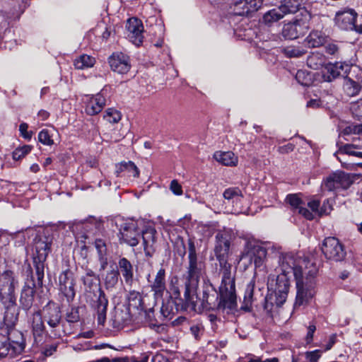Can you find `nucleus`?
<instances>
[{
  "mask_svg": "<svg viewBox=\"0 0 362 362\" xmlns=\"http://www.w3.org/2000/svg\"><path fill=\"white\" fill-rule=\"evenodd\" d=\"M275 272L277 277L274 293L277 306H281L286 300L291 274L295 277L297 288L294 308L307 305L313 298L315 295L314 279L317 273L314 263L291 253L280 254L279 266Z\"/></svg>",
  "mask_w": 362,
  "mask_h": 362,
  "instance_id": "1",
  "label": "nucleus"
},
{
  "mask_svg": "<svg viewBox=\"0 0 362 362\" xmlns=\"http://www.w3.org/2000/svg\"><path fill=\"white\" fill-rule=\"evenodd\" d=\"M52 243V238L47 236H36L34 239L35 252L33 255V260L37 282H35L34 276H32L30 284L25 283L22 288L20 305L25 310H30L33 305L35 288H42L43 286L45 262L51 251Z\"/></svg>",
  "mask_w": 362,
  "mask_h": 362,
  "instance_id": "2",
  "label": "nucleus"
},
{
  "mask_svg": "<svg viewBox=\"0 0 362 362\" xmlns=\"http://www.w3.org/2000/svg\"><path fill=\"white\" fill-rule=\"evenodd\" d=\"M201 305L203 309L218 314H233L237 310V300L228 297L218 288L216 289L209 279H204Z\"/></svg>",
  "mask_w": 362,
  "mask_h": 362,
  "instance_id": "3",
  "label": "nucleus"
},
{
  "mask_svg": "<svg viewBox=\"0 0 362 362\" xmlns=\"http://www.w3.org/2000/svg\"><path fill=\"white\" fill-rule=\"evenodd\" d=\"M81 280L85 286L86 296L89 297L88 294L93 293L96 297V299L93 300L91 305L97 313L98 325H104L106 320L108 300L105 292L100 287V279L92 269H86V274L82 276Z\"/></svg>",
  "mask_w": 362,
  "mask_h": 362,
  "instance_id": "4",
  "label": "nucleus"
},
{
  "mask_svg": "<svg viewBox=\"0 0 362 362\" xmlns=\"http://www.w3.org/2000/svg\"><path fill=\"white\" fill-rule=\"evenodd\" d=\"M188 245V264L185 274V279L191 282L192 285H198L199 279L206 274L205 258L197 253L194 242L189 239Z\"/></svg>",
  "mask_w": 362,
  "mask_h": 362,
  "instance_id": "5",
  "label": "nucleus"
},
{
  "mask_svg": "<svg viewBox=\"0 0 362 362\" xmlns=\"http://www.w3.org/2000/svg\"><path fill=\"white\" fill-rule=\"evenodd\" d=\"M40 311L51 334L55 337H59L61 335L59 331L63 327L62 315L59 306L53 301H49Z\"/></svg>",
  "mask_w": 362,
  "mask_h": 362,
  "instance_id": "6",
  "label": "nucleus"
},
{
  "mask_svg": "<svg viewBox=\"0 0 362 362\" xmlns=\"http://www.w3.org/2000/svg\"><path fill=\"white\" fill-rule=\"evenodd\" d=\"M352 183L353 180L349 174L343 171H337L322 180L320 189L322 194L325 192H336L341 189L349 188Z\"/></svg>",
  "mask_w": 362,
  "mask_h": 362,
  "instance_id": "7",
  "label": "nucleus"
},
{
  "mask_svg": "<svg viewBox=\"0 0 362 362\" xmlns=\"http://www.w3.org/2000/svg\"><path fill=\"white\" fill-rule=\"evenodd\" d=\"M198 285H192L189 281H185V290L184 293V298H180V291L176 289L174 291L175 303L176 310H196L197 296L196 291Z\"/></svg>",
  "mask_w": 362,
  "mask_h": 362,
  "instance_id": "8",
  "label": "nucleus"
},
{
  "mask_svg": "<svg viewBox=\"0 0 362 362\" xmlns=\"http://www.w3.org/2000/svg\"><path fill=\"white\" fill-rule=\"evenodd\" d=\"M357 17L358 14L354 9L346 8L336 13L334 23L342 30H356L362 33V25H356Z\"/></svg>",
  "mask_w": 362,
  "mask_h": 362,
  "instance_id": "9",
  "label": "nucleus"
},
{
  "mask_svg": "<svg viewBox=\"0 0 362 362\" xmlns=\"http://www.w3.org/2000/svg\"><path fill=\"white\" fill-rule=\"evenodd\" d=\"M322 252L327 259L339 262L346 255L344 245L334 237L326 238L322 243Z\"/></svg>",
  "mask_w": 362,
  "mask_h": 362,
  "instance_id": "10",
  "label": "nucleus"
},
{
  "mask_svg": "<svg viewBox=\"0 0 362 362\" xmlns=\"http://www.w3.org/2000/svg\"><path fill=\"white\" fill-rule=\"evenodd\" d=\"M18 284L15 274L11 270H6L0 274V300L16 299L15 296V287Z\"/></svg>",
  "mask_w": 362,
  "mask_h": 362,
  "instance_id": "11",
  "label": "nucleus"
},
{
  "mask_svg": "<svg viewBox=\"0 0 362 362\" xmlns=\"http://www.w3.org/2000/svg\"><path fill=\"white\" fill-rule=\"evenodd\" d=\"M141 231L136 223H123L119 228V240L121 244L125 243L131 247L136 246L139 243Z\"/></svg>",
  "mask_w": 362,
  "mask_h": 362,
  "instance_id": "12",
  "label": "nucleus"
},
{
  "mask_svg": "<svg viewBox=\"0 0 362 362\" xmlns=\"http://www.w3.org/2000/svg\"><path fill=\"white\" fill-rule=\"evenodd\" d=\"M214 254L219 264L228 263L230 255V236L227 232L219 231L216 233Z\"/></svg>",
  "mask_w": 362,
  "mask_h": 362,
  "instance_id": "13",
  "label": "nucleus"
},
{
  "mask_svg": "<svg viewBox=\"0 0 362 362\" xmlns=\"http://www.w3.org/2000/svg\"><path fill=\"white\" fill-rule=\"evenodd\" d=\"M76 281L74 273L67 269L59 276V290L65 296L68 303L74 300L76 296Z\"/></svg>",
  "mask_w": 362,
  "mask_h": 362,
  "instance_id": "14",
  "label": "nucleus"
},
{
  "mask_svg": "<svg viewBox=\"0 0 362 362\" xmlns=\"http://www.w3.org/2000/svg\"><path fill=\"white\" fill-rule=\"evenodd\" d=\"M219 265L223 273L221 284L219 288L225 293V295H227L234 300H237L235 278L231 276V264L228 263Z\"/></svg>",
  "mask_w": 362,
  "mask_h": 362,
  "instance_id": "15",
  "label": "nucleus"
},
{
  "mask_svg": "<svg viewBox=\"0 0 362 362\" xmlns=\"http://www.w3.org/2000/svg\"><path fill=\"white\" fill-rule=\"evenodd\" d=\"M308 30V23L303 20L298 19L292 23L284 25L282 30L284 37L289 40L296 39L300 35H305Z\"/></svg>",
  "mask_w": 362,
  "mask_h": 362,
  "instance_id": "16",
  "label": "nucleus"
},
{
  "mask_svg": "<svg viewBox=\"0 0 362 362\" xmlns=\"http://www.w3.org/2000/svg\"><path fill=\"white\" fill-rule=\"evenodd\" d=\"M5 307L4 322L7 329L14 328L18 321L19 308L16 305V299L1 302Z\"/></svg>",
  "mask_w": 362,
  "mask_h": 362,
  "instance_id": "17",
  "label": "nucleus"
},
{
  "mask_svg": "<svg viewBox=\"0 0 362 362\" xmlns=\"http://www.w3.org/2000/svg\"><path fill=\"white\" fill-rule=\"evenodd\" d=\"M127 29L129 32L128 37L136 46L143 42L144 26L142 22L136 18H131L127 21Z\"/></svg>",
  "mask_w": 362,
  "mask_h": 362,
  "instance_id": "18",
  "label": "nucleus"
},
{
  "mask_svg": "<svg viewBox=\"0 0 362 362\" xmlns=\"http://www.w3.org/2000/svg\"><path fill=\"white\" fill-rule=\"evenodd\" d=\"M156 230L153 228H148L141 231L145 255L152 257L156 251Z\"/></svg>",
  "mask_w": 362,
  "mask_h": 362,
  "instance_id": "19",
  "label": "nucleus"
},
{
  "mask_svg": "<svg viewBox=\"0 0 362 362\" xmlns=\"http://www.w3.org/2000/svg\"><path fill=\"white\" fill-rule=\"evenodd\" d=\"M299 6V0H284L278 8H273V21L280 20L287 13H295Z\"/></svg>",
  "mask_w": 362,
  "mask_h": 362,
  "instance_id": "20",
  "label": "nucleus"
},
{
  "mask_svg": "<svg viewBox=\"0 0 362 362\" xmlns=\"http://www.w3.org/2000/svg\"><path fill=\"white\" fill-rule=\"evenodd\" d=\"M109 64L112 71L121 74L127 73L130 69L129 57L122 53L112 54L109 58Z\"/></svg>",
  "mask_w": 362,
  "mask_h": 362,
  "instance_id": "21",
  "label": "nucleus"
},
{
  "mask_svg": "<svg viewBox=\"0 0 362 362\" xmlns=\"http://www.w3.org/2000/svg\"><path fill=\"white\" fill-rule=\"evenodd\" d=\"M8 337L7 339L8 341L11 344L12 354H21L25 346V339L23 338V334L18 330L15 329L14 328L8 329L7 332Z\"/></svg>",
  "mask_w": 362,
  "mask_h": 362,
  "instance_id": "22",
  "label": "nucleus"
},
{
  "mask_svg": "<svg viewBox=\"0 0 362 362\" xmlns=\"http://www.w3.org/2000/svg\"><path fill=\"white\" fill-rule=\"evenodd\" d=\"M45 320L40 310L34 312L30 318L31 328L33 337L36 340L37 337H42L45 331Z\"/></svg>",
  "mask_w": 362,
  "mask_h": 362,
  "instance_id": "23",
  "label": "nucleus"
},
{
  "mask_svg": "<svg viewBox=\"0 0 362 362\" xmlns=\"http://www.w3.org/2000/svg\"><path fill=\"white\" fill-rule=\"evenodd\" d=\"M325 69L329 75L327 76H324V79L327 81H332L342 73L346 74L349 69V65L345 62H336L328 64Z\"/></svg>",
  "mask_w": 362,
  "mask_h": 362,
  "instance_id": "24",
  "label": "nucleus"
},
{
  "mask_svg": "<svg viewBox=\"0 0 362 362\" xmlns=\"http://www.w3.org/2000/svg\"><path fill=\"white\" fill-rule=\"evenodd\" d=\"M119 272L127 284H132L134 280V267L132 264L126 257H122L118 261Z\"/></svg>",
  "mask_w": 362,
  "mask_h": 362,
  "instance_id": "25",
  "label": "nucleus"
},
{
  "mask_svg": "<svg viewBox=\"0 0 362 362\" xmlns=\"http://www.w3.org/2000/svg\"><path fill=\"white\" fill-rule=\"evenodd\" d=\"M105 105V99L101 94L91 98L86 105V112L89 115H95L100 112Z\"/></svg>",
  "mask_w": 362,
  "mask_h": 362,
  "instance_id": "26",
  "label": "nucleus"
},
{
  "mask_svg": "<svg viewBox=\"0 0 362 362\" xmlns=\"http://www.w3.org/2000/svg\"><path fill=\"white\" fill-rule=\"evenodd\" d=\"M165 270L160 269L157 272L155 279L151 284V290L154 292L156 297H161L165 290Z\"/></svg>",
  "mask_w": 362,
  "mask_h": 362,
  "instance_id": "27",
  "label": "nucleus"
},
{
  "mask_svg": "<svg viewBox=\"0 0 362 362\" xmlns=\"http://www.w3.org/2000/svg\"><path fill=\"white\" fill-rule=\"evenodd\" d=\"M361 88L362 86L358 81H354L347 76L344 77L343 81V90L346 95L349 97L357 95L360 93Z\"/></svg>",
  "mask_w": 362,
  "mask_h": 362,
  "instance_id": "28",
  "label": "nucleus"
},
{
  "mask_svg": "<svg viewBox=\"0 0 362 362\" xmlns=\"http://www.w3.org/2000/svg\"><path fill=\"white\" fill-rule=\"evenodd\" d=\"M78 223L88 233L96 234L97 232H101L103 230V221L93 217L81 221Z\"/></svg>",
  "mask_w": 362,
  "mask_h": 362,
  "instance_id": "29",
  "label": "nucleus"
},
{
  "mask_svg": "<svg viewBox=\"0 0 362 362\" xmlns=\"http://www.w3.org/2000/svg\"><path fill=\"white\" fill-rule=\"evenodd\" d=\"M251 259H254L255 267H260L267 256V250L260 245H253L247 254Z\"/></svg>",
  "mask_w": 362,
  "mask_h": 362,
  "instance_id": "30",
  "label": "nucleus"
},
{
  "mask_svg": "<svg viewBox=\"0 0 362 362\" xmlns=\"http://www.w3.org/2000/svg\"><path fill=\"white\" fill-rule=\"evenodd\" d=\"M325 62V56L319 52H312L307 58L308 66L314 70L322 68Z\"/></svg>",
  "mask_w": 362,
  "mask_h": 362,
  "instance_id": "31",
  "label": "nucleus"
},
{
  "mask_svg": "<svg viewBox=\"0 0 362 362\" xmlns=\"http://www.w3.org/2000/svg\"><path fill=\"white\" fill-rule=\"evenodd\" d=\"M214 158L224 165H235L238 162V158L232 151H217Z\"/></svg>",
  "mask_w": 362,
  "mask_h": 362,
  "instance_id": "32",
  "label": "nucleus"
},
{
  "mask_svg": "<svg viewBox=\"0 0 362 362\" xmlns=\"http://www.w3.org/2000/svg\"><path fill=\"white\" fill-rule=\"evenodd\" d=\"M307 44L311 47H318L326 43V37L319 31H313L306 38Z\"/></svg>",
  "mask_w": 362,
  "mask_h": 362,
  "instance_id": "33",
  "label": "nucleus"
},
{
  "mask_svg": "<svg viewBox=\"0 0 362 362\" xmlns=\"http://www.w3.org/2000/svg\"><path fill=\"white\" fill-rule=\"evenodd\" d=\"M254 288L255 284L253 282L251 281L247 284L241 310L245 311L250 310L251 305L254 301Z\"/></svg>",
  "mask_w": 362,
  "mask_h": 362,
  "instance_id": "34",
  "label": "nucleus"
},
{
  "mask_svg": "<svg viewBox=\"0 0 362 362\" xmlns=\"http://www.w3.org/2000/svg\"><path fill=\"white\" fill-rule=\"evenodd\" d=\"M125 170L128 171L129 173H132L133 176L135 177H138L139 175V170L132 161H124L120 163L118 165H117L115 173L117 176L119 177L120 173Z\"/></svg>",
  "mask_w": 362,
  "mask_h": 362,
  "instance_id": "35",
  "label": "nucleus"
},
{
  "mask_svg": "<svg viewBox=\"0 0 362 362\" xmlns=\"http://www.w3.org/2000/svg\"><path fill=\"white\" fill-rule=\"evenodd\" d=\"M128 300L129 307L141 310H144L145 309L142 296L140 293L135 291L129 292Z\"/></svg>",
  "mask_w": 362,
  "mask_h": 362,
  "instance_id": "36",
  "label": "nucleus"
},
{
  "mask_svg": "<svg viewBox=\"0 0 362 362\" xmlns=\"http://www.w3.org/2000/svg\"><path fill=\"white\" fill-rule=\"evenodd\" d=\"M95 62V58L83 54L74 61V66L77 69H83L85 68L91 67Z\"/></svg>",
  "mask_w": 362,
  "mask_h": 362,
  "instance_id": "37",
  "label": "nucleus"
},
{
  "mask_svg": "<svg viewBox=\"0 0 362 362\" xmlns=\"http://www.w3.org/2000/svg\"><path fill=\"white\" fill-rule=\"evenodd\" d=\"M85 309L83 306L71 307L66 313V320L69 323H76L81 320V313Z\"/></svg>",
  "mask_w": 362,
  "mask_h": 362,
  "instance_id": "38",
  "label": "nucleus"
},
{
  "mask_svg": "<svg viewBox=\"0 0 362 362\" xmlns=\"http://www.w3.org/2000/svg\"><path fill=\"white\" fill-rule=\"evenodd\" d=\"M119 272L117 269H112L107 272L105 278V286L106 288H112L118 283Z\"/></svg>",
  "mask_w": 362,
  "mask_h": 362,
  "instance_id": "39",
  "label": "nucleus"
},
{
  "mask_svg": "<svg viewBox=\"0 0 362 362\" xmlns=\"http://www.w3.org/2000/svg\"><path fill=\"white\" fill-rule=\"evenodd\" d=\"M11 344L8 341L7 337L4 335H0V357H5L8 355L13 356L12 354Z\"/></svg>",
  "mask_w": 362,
  "mask_h": 362,
  "instance_id": "40",
  "label": "nucleus"
},
{
  "mask_svg": "<svg viewBox=\"0 0 362 362\" xmlns=\"http://www.w3.org/2000/svg\"><path fill=\"white\" fill-rule=\"evenodd\" d=\"M305 50L300 47L288 46L284 48V53L288 57H300L305 53Z\"/></svg>",
  "mask_w": 362,
  "mask_h": 362,
  "instance_id": "41",
  "label": "nucleus"
},
{
  "mask_svg": "<svg viewBox=\"0 0 362 362\" xmlns=\"http://www.w3.org/2000/svg\"><path fill=\"white\" fill-rule=\"evenodd\" d=\"M325 52L332 56L339 57L340 54V45L336 42H329L325 44Z\"/></svg>",
  "mask_w": 362,
  "mask_h": 362,
  "instance_id": "42",
  "label": "nucleus"
},
{
  "mask_svg": "<svg viewBox=\"0 0 362 362\" xmlns=\"http://www.w3.org/2000/svg\"><path fill=\"white\" fill-rule=\"evenodd\" d=\"M38 140L45 145L52 146L54 144L53 134L47 129H42L38 134Z\"/></svg>",
  "mask_w": 362,
  "mask_h": 362,
  "instance_id": "43",
  "label": "nucleus"
},
{
  "mask_svg": "<svg viewBox=\"0 0 362 362\" xmlns=\"http://www.w3.org/2000/svg\"><path fill=\"white\" fill-rule=\"evenodd\" d=\"M104 119L110 123H117L121 119V114L116 110L109 108L105 111Z\"/></svg>",
  "mask_w": 362,
  "mask_h": 362,
  "instance_id": "44",
  "label": "nucleus"
},
{
  "mask_svg": "<svg viewBox=\"0 0 362 362\" xmlns=\"http://www.w3.org/2000/svg\"><path fill=\"white\" fill-rule=\"evenodd\" d=\"M32 149V146L29 145H24L21 147L17 148L13 152V158L15 160H19L25 157Z\"/></svg>",
  "mask_w": 362,
  "mask_h": 362,
  "instance_id": "45",
  "label": "nucleus"
},
{
  "mask_svg": "<svg viewBox=\"0 0 362 362\" xmlns=\"http://www.w3.org/2000/svg\"><path fill=\"white\" fill-rule=\"evenodd\" d=\"M247 1L246 0H240L235 4L234 12L238 16H248Z\"/></svg>",
  "mask_w": 362,
  "mask_h": 362,
  "instance_id": "46",
  "label": "nucleus"
},
{
  "mask_svg": "<svg viewBox=\"0 0 362 362\" xmlns=\"http://www.w3.org/2000/svg\"><path fill=\"white\" fill-rule=\"evenodd\" d=\"M173 305H175V300H173L172 297L170 299L168 300L166 303H163L160 308V313L165 318L168 317L173 313Z\"/></svg>",
  "mask_w": 362,
  "mask_h": 362,
  "instance_id": "47",
  "label": "nucleus"
},
{
  "mask_svg": "<svg viewBox=\"0 0 362 362\" xmlns=\"http://www.w3.org/2000/svg\"><path fill=\"white\" fill-rule=\"evenodd\" d=\"M247 1V10L248 13L250 14L258 11L260 8L264 3L267 5V0H246Z\"/></svg>",
  "mask_w": 362,
  "mask_h": 362,
  "instance_id": "48",
  "label": "nucleus"
},
{
  "mask_svg": "<svg viewBox=\"0 0 362 362\" xmlns=\"http://www.w3.org/2000/svg\"><path fill=\"white\" fill-rule=\"evenodd\" d=\"M223 197L226 199L230 200L233 198L243 197V194L238 187H230L224 191Z\"/></svg>",
  "mask_w": 362,
  "mask_h": 362,
  "instance_id": "49",
  "label": "nucleus"
},
{
  "mask_svg": "<svg viewBox=\"0 0 362 362\" xmlns=\"http://www.w3.org/2000/svg\"><path fill=\"white\" fill-rule=\"evenodd\" d=\"M95 246L98 250L100 259H103L107 251L105 242L100 238H97L95 240Z\"/></svg>",
  "mask_w": 362,
  "mask_h": 362,
  "instance_id": "50",
  "label": "nucleus"
},
{
  "mask_svg": "<svg viewBox=\"0 0 362 362\" xmlns=\"http://www.w3.org/2000/svg\"><path fill=\"white\" fill-rule=\"evenodd\" d=\"M286 200L294 208L296 211L302 206V202L296 194L288 195Z\"/></svg>",
  "mask_w": 362,
  "mask_h": 362,
  "instance_id": "51",
  "label": "nucleus"
},
{
  "mask_svg": "<svg viewBox=\"0 0 362 362\" xmlns=\"http://www.w3.org/2000/svg\"><path fill=\"white\" fill-rule=\"evenodd\" d=\"M351 110L356 117L358 119L362 118V100L352 104Z\"/></svg>",
  "mask_w": 362,
  "mask_h": 362,
  "instance_id": "52",
  "label": "nucleus"
},
{
  "mask_svg": "<svg viewBox=\"0 0 362 362\" xmlns=\"http://www.w3.org/2000/svg\"><path fill=\"white\" fill-rule=\"evenodd\" d=\"M148 356H142L140 358H129L127 357L115 358L114 361L117 362H148Z\"/></svg>",
  "mask_w": 362,
  "mask_h": 362,
  "instance_id": "53",
  "label": "nucleus"
},
{
  "mask_svg": "<svg viewBox=\"0 0 362 362\" xmlns=\"http://www.w3.org/2000/svg\"><path fill=\"white\" fill-rule=\"evenodd\" d=\"M170 189L175 195L182 194V186L177 180H173L171 181Z\"/></svg>",
  "mask_w": 362,
  "mask_h": 362,
  "instance_id": "54",
  "label": "nucleus"
},
{
  "mask_svg": "<svg viewBox=\"0 0 362 362\" xmlns=\"http://www.w3.org/2000/svg\"><path fill=\"white\" fill-rule=\"evenodd\" d=\"M332 210V201L329 199H327L326 201L324 202L320 211V215H324V214H328L330 213V211Z\"/></svg>",
  "mask_w": 362,
  "mask_h": 362,
  "instance_id": "55",
  "label": "nucleus"
},
{
  "mask_svg": "<svg viewBox=\"0 0 362 362\" xmlns=\"http://www.w3.org/2000/svg\"><path fill=\"white\" fill-rule=\"evenodd\" d=\"M305 356L306 358L308 359L310 362H317L320 358V352L319 350L308 351L306 352Z\"/></svg>",
  "mask_w": 362,
  "mask_h": 362,
  "instance_id": "56",
  "label": "nucleus"
},
{
  "mask_svg": "<svg viewBox=\"0 0 362 362\" xmlns=\"http://www.w3.org/2000/svg\"><path fill=\"white\" fill-rule=\"evenodd\" d=\"M57 344H47L44 348L43 354L46 356H52L57 351Z\"/></svg>",
  "mask_w": 362,
  "mask_h": 362,
  "instance_id": "57",
  "label": "nucleus"
},
{
  "mask_svg": "<svg viewBox=\"0 0 362 362\" xmlns=\"http://www.w3.org/2000/svg\"><path fill=\"white\" fill-rule=\"evenodd\" d=\"M296 212L301 214L308 220H312L314 218L313 213L302 206Z\"/></svg>",
  "mask_w": 362,
  "mask_h": 362,
  "instance_id": "58",
  "label": "nucleus"
},
{
  "mask_svg": "<svg viewBox=\"0 0 362 362\" xmlns=\"http://www.w3.org/2000/svg\"><path fill=\"white\" fill-rule=\"evenodd\" d=\"M308 329V331L305 339H306L307 343L309 344L313 341V334L316 329L315 325H309Z\"/></svg>",
  "mask_w": 362,
  "mask_h": 362,
  "instance_id": "59",
  "label": "nucleus"
},
{
  "mask_svg": "<svg viewBox=\"0 0 362 362\" xmlns=\"http://www.w3.org/2000/svg\"><path fill=\"white\" fill-rule=\"evenodd\" d=\"M353 146L352 145H346L344 146V151L346 152V153L349 154V155H352V156H357V157H359V158H362V152H358V151H352L351 148H352Z\"/></svg>",
  "mask_w": 362,
  "mask_h": 362,
  "instance_id": "60",
  "label": "nucleus"
},
{
  "mask_svg": "<svg viewBox=\"0 0 362 362\" xmlns=\"http://www.w3.org/2000/svg\"><path fill=\"white\" fill-rule=\"evenodd\" d=\"M272 299V294L267 293V295L264 297L263 308L267 313H270L272 311V306L269 308V300Z\"/></svg>",
  "mask_w": 362,
  "mask_h": 362,
  "instance_id": "61",
  "label": "nucleus"
},
{
  "mask_svg": "<svg viewBox=\"0 0 362 362\" xmlns=\"http://www.w3.org/2000/svg\"><path fill=\"white\" fill-rule=\"evenodd\" d=\"M295 146L293 144H287L286 145L279 148V151L281 153H289L293 151Z\"/></svg>",
  "mask_w": 362,
  "mask_h": 362,
  "instance_id": "62",
  "label": "nucleus"
},
{
  "mask_svg": "<svg viewBox=\"0 0 362 362\" xmlns=\"http://www.w3.org/2000/svg\"><path fill=\"white\" fill-rule=\"evenodd\" d=\"M200 326L199 325H194L190 327V332L197 339L199 338V333L200 332Z\"/></svg>",
  "mask_w": 362,
  "mask_h": 362,
  "instance_id": "63",
  "label": "nucleus"
},
{
  "mask_svg": "<svg viewBox=\"0 0 362 362\" xmlns=\"http://www.w3.org/2000/svg\"><path fill=\"white\" fill-rule=\"evenodd\" d=\"M263 21L270 26V23H272V11H268L263 16Z\"/></svg>",
  "mask_w": 362,
  "mask_h": 362,
  "instance_id": "64",
  "label": "nucleus"
}]
</instances>
